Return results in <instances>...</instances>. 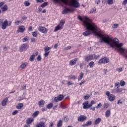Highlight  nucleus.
Returning a JSON list of instances; mask_svg holds the SVG:
<instances>
[{"mask_svg":"<svg viewBox=\"0 0 127 127\" xmlns=\"http://www.w3.org/2000/svg\"><path fill=\"white\" fill-rule=\"evenodd\" d=\"M64 99V95H60L58 97H56L54 99L55 103H58L59 101H62Z\"/></svg>","mask_w":127,"mask_h":127,"instance_id":"obj_7","label":"nucleus"},{"mask_svg":"<svg viewBox=\"0 0 127 127\" xmlns=\"http://www.w3.org/2000/svg\"><path fill=\"white\" fill-rule=\"evenodd\" d=\"M27 65H28V63H24L21 64L20 67L21 68V69H23V68H25Z\"/></svg>","mask_w":127,"mask_h":127,"instance_id":"obj_26","label":"nucleus"},{"mask_svg":"<svg viewBox=\"0 0 127 127\" xmlns=\"http://www.w3.org/2000/svg\"><path fill=\"white\" fill-rule=\"evenodd\" d=\"M74 83H73L71 81H68L67 82V85L68 86H70L71 85H73Z\"/></svg>","mask_w":127,"mask_h":127,"instance_id":"obj_56","label":"nucleus"},{"mask_svg":"<svg viewBox=\"0 0 127 127\" xmlns=\"http://www.w3.org/2000/svg\"><path fill=\"white\" fill-rule=\"evenodd\" d=\"M1 9L4 12V11H6L8 9V6H7V5L4 4L1 7Z\"/></svg>","mask_w":127,"mask_h":127,"instance_id":"obj_19","label":"nucleus"},{"mask_svg":"<svg viewBox=\"0 0 127 127\" xmlns=\"http://www.w3.org/2000/svg\"><path fill=\"white\" fill-rule=\"evenodd\" d=\"M93 59H94V57L92 55H88L85 56V61L89 62V61H91Z\"/></svg>","mask_w":127,"mask_h":127,"instance_id":"obj_12","label":"nucleus"},{"mask_svg":"<svg viewBox=\"0 0 127 127\" xmlns=\"http://www.w3.org/2000/svg\"><path fill=\"white\" fill-rule=\"evenodd\" d=\"M110 105L108 103H105L104 105V109H107V108H109Z\"/></svg>","mask_w":127,"mask_h":127,"instance_id":"obj_44","label":"nucleus"},{"mask_svg":"<svg viewBox=\"0 0 127 127\" xmlns=\"http://www.w3.org/2000/svg\"><path fill=\"white\" fill-rule=\"evenodd\" d=\"M28 47H29V46L27 45V44H23L21 45L19 48V51L20 52H23V51H26L27 49H28Z\"/></svg>","mask_w":127,"mask_h":127,"instance_id":"obj_5","label":"nucleus"},{"mask_svg":"<svg viewBox=\"0 0 127 127\" xmlns=\"http://www.w3.org/2000/svg\"><path fill=\"white\" fill-rule=\"evenodd\" d=\"M105 94L107 96V98L110 102H114L116 99V96L114 94H111L110 91H107Z\"/></svg>","mask_w":127,"mask_h":127,"instance_id":"obj_4","label":"nucleus"},{"mask_svg":"<svg viewBox=\"0 0 127 127\" xmlns=\"http://www.w3.org/2000/svg\"><path fill=\"white\" fill-rule=\"evenodd\" d=\"M84 100H89V98H90V95L87 94L84 97Z\"/></svg>","mask_w":127,"mask_h":127,"instance_id":"obj_46","label":"nucleus"},{"mask_svg":"<svg viewBox=\"0 0 127 127\" xmlns=\"http://www.w3.org/2000/svg\"><path fill=\"white\" fill-rule=\"evenodd\" d=\"M64 24H65V21L64 20H62L59 25H60L61 26H63Z\"/></svg>","mask_w":127,"mask_h":127,"instance_id":"obj_50","label":"nucleus"},{"mask_svg":"<svg viewBox=\"0 0 127 127\" xmlns=\"http://www.w3.org/2000/svg\"><path fill=\"white\" fill-rule=\"evenodd\" d=\"M78 122H84V121H86L87 120V117L83 115H81L78 118Z\"/></svg>","mask_w":127,"mask_h":127,"instance_id":"obj_14","label":"nucleus"},{"mask_svg":"<svg viewBox=\"0 0 127 127\" xmlns=\"http://www.w3.org/2000/svg\"><path fill=\"white\" fill-rule=\"evenodd\" d=\"M24 4L25 5V6H29L30 5V2L25 1L24 2Z\"/></svg>","mask_w":127,"mask_h":127,"instance_id":"obj_37","label":"nucleus"},{"mask_svg":"<svg viewBox=\"0 0 127 127\" xmlns=\"http://www.w3.org/2000/svg\"><path fill=\"white\" fill-rule=\"evenodd\" d=\"M100 1L99 0L95 1V3H96L97 4H100Z\"/></svg>","mask_w":127,"mask_h":127,"instance_id":"obj_63","label":"nucleus"},{"mask_svg":"<svg viewBox=\"0 0 127 127\" xmlns=\"http://www.w3.org/2000/svg\"><path fill=\"white\" fill-rule=\"evenodd\" d=\"M92 125V122L91 121H88L86 123V124H83L82 125V127H88L89 126H91Z\"/></svg>","mask_w":127,"mask_h":127,"instance_id":"obj_24","label":"nucleus"},{"mask_svg":"<svg viewBox=\"0 0 127 127\" xmlns=\"http://www.w3.org/2000/svg\"><path fill=\"white\" fill-rule=\"evenodd\" d=\"M61 1H62L64 4H68L70 6H74V7H79L80 6V3L78 2L77 0H71L69 2H68L69 0H53L55 3H60Z\"/></svg>","mask_w":127,"mask_h":127,"instance_id":"obj_2","label":"nucleus"},{"mask_svg":"<svg viewBox=\"0 0 127 127\" xmlns=\"http://www.w3.org/2000/svg\"><path fill=\"white\" fill-rule=\"evenodd\" d=\"M44 104H45V101L44 100H41L38 102L39 107H43V106H44Z\"/></svg>","mask_w":127,"mask_h":127,"instance_id":"obj_22","label":"nucleus"},{"mask_svg":"<svg viewBox=\"0 0 127 127\" xmlns=\"http://www.w3.org/2000/svg\"><path fill=\"white\" fill-rule=\"evenodd\" d=\"M117 71H118V72H123V68L122 67H119L117 68Z\"/></svg>","mask_w":127,"mask_h":127,"instance_id":"obj_48","label":"nucleus"},{"mask_svg":"<svg viewBox=\"0 0 127 127\" xmlns=\"http://www.w3.org/2000/svg\"><path fill=\"white\" fill-rule=\"evenodd\" d=\"M125 85H126V82H125V81L121 80L120 81V85L121 87H124V86H125Z\"/></svg>","mask_w":127,"mask_h":127,"instance_id":"obj_38","label":"nucleus"},{"mask_svg":"<svg viewBox=\"0 0 127 127\" xmlns=\"http://www.w3.org/2000/svg\"><path fill=\"white\" fill-rule=\"evenodd\" d=\"M83 77H84V73L83 72H80L79 77L78 78V80L81 81V80L83 79Z\"/></svg>","mask_w":127,"mask_h":127,"instance_id":"obj_29","label":"nucleus"},{"mask_svg":"<svg viewBox=\"0 0 127 127\" xmlns=\"http://www.w3.org/2000/svg\"><path fill=\"white\" fill-rule=\"evenodd\" d=\"M11 23L12 22L11 21L8 22L7 19H5L1 25V28L3 29V30H4V29H6L7 26H10V25H11Z\"/></svg>","mask_w":127,"mask_h":127,"instance_id":"obj_3","label":"nucleus"},{"mask_svg":"<svg viewBox=\"0 0 127 127\" xmlns=\"http://www.w3.org/2000/svg\"><path fill=\"white\" fill-rule=\"evenodd\" d=\"M96 109H99V108H102V103H99L97 106L95 107Z\"/></svg>","mask_w":127,"mask_h":127,"instance_id":"obj_45","label":"nucleus"},{"mask_svg":"<svg viewBox=\"0 0 127 127\" xmlns=\"http://www.w3.org/2000/svg\"><path fill=\"white\" fill-rule=\"evenodd\" d=\"M78 18L80 21H83V25L85 27L86 31L83 33L84 36H89L92 33H94L96 36H98L101 39L99 40V43H107L112 48H115V50H117L118 52H119L120 54L123 55V56L127 59V51H126L125 48H123L122 46L124 45L123 43L119 44V39L117 38L114 39L110 36H107L106 35L102 34L100 32H98V26L96 23L91 21L89 18L86 16L82 18L81 16H78Z\"/></svg>","mask_w":127,"mask_h":127,"instance_id":"obj_1","label":"nucleus"},{"mask_svg":"<svg viewBox=\"0 0 127 127\" xmlns=\"http://www.w3.org/2000/svg\"><path fill=\"white\" fill-rule=\"evenodd\" d=\"M26 85H24L23 86L21 87V90H24V89L25 90H26Z\"/></svg>","mask_w":127,"mask_h":127,"instance_id":"obj_59","label":"nucleus"},{"mask_svg":"<svg viewBox=\"0 0 127 127\" xmlns=\"http://www.w3.org/2000/svg\"><path fill=\"white\" fill-rule=\"evenodd\" d=\"M29 31H31L32 30V26H30L28 28Z\"/></svg>","mask_w":127,"mask_h":127,"instance_id":"obj_62","label":"nucleus"},{"mask_svg":"<svg viewBox=\"0 0 127 127\" xmlns=\"http://www.w3.org/2000/svg\"><path fill=\"white\" fill-rule=\"evenodd\" d=\"M28 39H29V37H28V36H26L22 39V41L23 42H26V41H28Z\"/></svg>","mask_w":127,"mask_h":127,"instance_id":"obj_33","label":"nucleus"},{"mask_svg":"<svg viewBox=\"0 0 127 127\" xmlns=\"http://www.w3.org/2000/svg\"><path fill=\"white\" fill-rule=\"evenodd\" d=\"M8 102V98H4L3 101L1 102V105L3 107L4 106H6V103Z\"/></svg>","mask_w":127,"mask_h":127,"instance_id":"obj_18","label":"nucleus"},{"mask_svg":"<svg viewBox=\"0 0 127 127\" xmlns=\"http://www.w3.org/2000/svg\"><path fill=\"white\" fill-rule=\"evenodd\" d=\"M22 22H23V21H18V20L16 21L15 22V25H19V24L22 23Z\"/></svg>","mask_w":127,"mask_h":127,"instance_id":"obj_39","label":"nucleus"},{"mask_svg":"<svg viewBox=\"0 0 127 127\" xmlns=\"http://www.w3.org/2000/svg\"><path fill=\"white\" fill-rule=\"evenodd\" d=\"M50 49H51V48H50L48 46L45 47L44 48L45 54L44 55L45 57H48V55H49V53H50V51H49V50H50Z\"/></svg>","mask_w":127,"mask_h":127,"instance_id":"obj_9","label":"nucleus"},{"mask_svg":"<svg viewBox=\"0 0 127 127\" xmlns=\"http://www.w3.org/2000/svg\"><path fill=\"white\" fill-rule=\"evenodd\" d=\"M53 107V103H50L48 105H47V109H52Z\"/></svg>","mask_w":127,"mask_h":127,"instance_id":"obj_30","label":"nucleus"},{"mask_svg":"<svg viewBox=\"0 0 127 127\" xmlns=\"http://www.w3.org/2000/svg\"><path fill=\"white\" fill-rule=\"evenodd\" d=\"M112 27V28H118L119 27V24L117 23L114 24Z\"/></svg>","mask_w":127,"mask_h":127,"instance_id":"obj_40","label":"nucleus"},{"mask_svg":"<svg viewBox=\"0 0 127 127\" xmlns=\"http://www.w3.org/2000/svg\"><path fill=\"white\" fill-rule=\"evenodd\" d=\"M94 65H95V63H94V62H90L89 64V65L90 68H93V67H94Z\"/></svg>","mask_w":127,"mask_h":127,"instance_id":"obj_34","label":"nucleus"},{"mask_svg":"<svg viewBox=\"0 0 127 127\" xmlns=\"http://www.w3.org/2000/svg\"><path fill=\"white\" fill-rule=\"evenodd\" d=\"M23 107V104L20 103L18 104L17 106H16V109H17L18 110H20V109H22Z\"/></svg>","mask_w":127,"mask_h":127,"instance_id":"obj_28","label":"nucleus"},{"mask_svg":"<svg viewBox=\"0 0 127 127\" xmlns=\"http://www.w3.org/2000/svg\"><path fill=\"white\" fill-rule=\"evenodd\" d=\"M32 35L34 37H36L37 36V31H35L32 33Z\"/></svg>","mask_w":127,"mask_h":127,"instance_id":"obj_47","label":"nucleus"},{"mask_svg":"<svg viewBox=\"0 0 127 127\" xmlns=\"http://www.w3.org/2000/svg\"><path fill=\"white\" fill-rule=\"evenodd\" d=\"M71 46H68L65 48H64V51L69 50V49H71Z\"/></svg>","mask_w":127,"mask_h":127,"instance_id":"obj_43","label":"nucleus"},{"mask_svg":"<svg viewBox=\"0 0 127 127\" xmlns=\"http://www.w3.org/2000/svg\"><path fill=\"white\" fill-rule=\"evenodd\" d=\"M60 107L62 109H66V107L65 106H64L63 105H62V103L60 104Z\"/></svg>","mask_w":127,"mask_h":127,"instance_id":"obj_57","label":"nucleus"},{"mask_svg":"<svg viewBox=\"0 0 127 127\" xmlns=\"http://www.w3.org/2000/svg\"><path fill=\"white\" fill-rule=\"evenodd\" d=\"M44 1L43 0H36L37 2H43Z\"/></svg>","mask_w":127,"mask_h":127,"instance_id":"obj_61","label":"nucleus"},{"mask_svg":"<svg viewBox=\"0 0 127 127\" xmlns=\"http://www.w3.org/2000/svg\"><path fill=\"white\" fill-rule=\"evenodd\" d=\"M105 2H107L108 4H113L114 0H103Z\"/></svg>","mask_w":127,"mask_h":127,"instance_id":"obj_25","label":"nucleus"},{"mask_svg":"<svg viewBox=\"0 0 127 127\" xmlns=\"http://www.w3.org/2000/svg\"><path fill=\"white\" fill-rule=\"evenodd\" d=\"M63 26H61L60 25H58L57 27H55L54 31L56 32L58 31V30H60V29H63Z\"/></svg>","mask_w":127,"mask_h":127,"instance_id":"obj_20","label":"nucleus"},{"mask_svg":"<svg viewBox=\"0 0 127 127\" xmlns=\"http://www.w3.org/2000/svg\"><path fill=\"white\" fill-rule=\"evenodd\" d=\"M127 3V0H124L123 1L122 4H124V5H126Z\"/></svg>","mask_w":127,"mask_h":127,"instance_id":"obj_58","label":"nucleus"},{"mask_svg":"<svg viewBox=\"0 0 127 127\" xmlns=\"http://www.w3.org/2000/svg\"><path fill=\"white\" fill-rule=\"evenodd\" d=\"M95 104H96V102L95 101H94V100H92L90 106V108L92 107V106H93V105H95Z\"/></svg>","mask_w":127,"mask_h":127,"instance_id":"obj_52","label":"nucleus"},{"mask_svg":"<svg viewBox=\"0 0 127 127\" xmlns=\"http://www.w3.org/2000/svg\"><path fill=\"white\" fill-rule=\"evenodd\" d=\"M120 82H117L115 84V86L118 87L119 88V87H120Z\"/></svg>","mask_w":127,"mask_h":127,"instance_id":"obj_55","label":"nucleus"},{"mask_svg":"<svg viewBox=\"0 0 127 127\" xmlns=\"http://www.w3.org/2000/svg\"><path fill=\"white\" fill-rule=\"evenodd\" d=\"M111 116V110H107L105 113V117L109 118Z\"/></svg>","mask_w":127,"mask_h":127,"instance_id":"obj_27","label":"nucleus"},{"mask_svg":"<svg viewBox=\"0 0 127 127\" xmlns=\"http://www.w3.org/2000/svg\"><path fill=\"white\" fill-rule=\"evenodd\" d=\"M123 92V89L119 88V87H117L116 92L117 93H122Z\"/></svg>","mask_w":127,"mask_h":127,"instance_id":"obj_36","label":"nucleus"},{"mask_svg":"<svg viewBox=\"0 0 127 127\" xmlns=\"http://www.w3.org/2000/svg\"><path fill=\"white\" fill-rule=\"evenodd\" d=\"M36 127H45V122H42L37 124Z\"/></svg>","mask_w":127,"mask_h":127,"instance_id":"obj_17","label":"nucleus"},{"mask_svg":"<svg viewBox=\"0 0 127 127\" xmlns=\"http://www.w3.org/2000/svg\"><path fill=\"white\" fill-rule=\"evenodd\" d=\"M3 50H4L5 51H6V50H7V47L5 46L3 48Z\"/></svg>","mask_w":127,"mask_h":127,"instance_id":"obj_64","label":"nucleus"},{"mask_svg":"<svg viewBox=\"0 0 127 127\" xmlns=\"http://www.w3.org/2000/svg\"><path fill=\"white\" fill-rule=\"evenodd\" d=\"M78 61V58H75L69 62V65L70 66H74V65H76L77 62Z\"/></svg>","mask_w":127,"mask_h":127,"instance_id":"obj_10","label":"nucleus"},{"mask_svg":"<svg viewBox=\"0 0 127 127\" xmlns=\"http://www.w3.org/2000/svg\"><path fill=\"white\" fill-rule=\"evenodd\" d=\"M68 79L69 80H75L76 79V76L74 75L68 76Z\"/></svg>","mask_w":127,"mask_h":127,"instance_id":"obj_31","label":"nucleus"},{"mask_svg":"<svg viewBox=\"0 0 127 127\" xmlns=\"http://www.w3.org/2000/svg\"><path fill=\"white\" fill-rule=\"evenodd\" d=\"M72 11V9L65 7V8L63 10L62 13L63 14H67L68 12H71Z\"/></svg>","mask_w":127,"mask_h":127,"instance_id":"obj_15","label":"nucleus"},{"mask_svg":"<svg viewBox=\"0 0 127 127\" xmlns=\"http://www.w3.org/2000/svg\"><path fill=\"white\" fill-rule=\"evenodd\" d=\"M4 21V19H3L2 18L0 19V26H1L2 25Z\"/></svg>","mask_w":127,"mask_h":127,"instance_id":"obj_42","label":"nucleus"},{"mask_svg":"<svg viewBox=\"0 0 127 127\" xmlns=\"http://www.w3.org/2000/svg\"><path fill=\"white\" fill-rule=\"evenodd\" d=\"M32 122H33V118H29L27 119L26 124L27 125H30Z\"/></svg>","mask_w":127,"mask_h":127,"instance_id":"obj_21","label":"nucleus"},{"mask_svg":"<svg viewBox=\"0 0 127 127\" xmlns=\"http://www.w3.org/2000/svg\"><path fill=\"white\" fill-rule=\"evenodd\" d=\"M101 121H102V119L100 118L96 119L94 122V124L98 125V124H100V123H101Z\"/></svg>","mask_w":127,"mask_h":127,"instance_id":"obj_23","label":"nucleus"},{"mask_svg":"<svg viewBox=\"0 0 127 127\" xmlns=\"http://www.w3.org/2000/svg\"><path fill=\"white\" fill-rule=\"evenodd\" d=\"M24 30H25V27L23 25H21L19 26L17 32H20L21 33H22V32H24Z\"/></svg>","mask_w":127,"mask_h":127,"instance_id":"obj_13","label":"nucleus"},{"mask_svg":"<svg viewBox=\"0 0 127 127\" xmlns=\"http://www.w3.org/2000/svg\"><path fill=\"white\" fill-rule=\"evenodd\" d=\"M31 42H36V39H35V38H32L31 39Z\"/></svg>","mask_w":127,"mask_h":127,"instance_id":"obj_54","label":"nucleus"},{"mask_svg":"<svg viewBox=\"0 0 127 127\" xmlns=\"http://www.w3.org/2000/svg\"><path fill=\"white\" fill-rule=\"evenodd\" d=\"M17 113H18V111L17 110H14L12 113V116H15V115H16L17 114Z\"/></svg>","mask_w":127,"mask_h":127,"instance_id":"obj_49","label":"nucleus"},{"mask_svg":"<svg viewBox=\"0 0 127 127\" xmlns=\"http://www.w3.org/2000/svg\"><path fill=\"white\" fill-rule=\"evenodd\" d=\"M62 120H60L57 124L58 127H62Z\"/></svg>","mask_w":127,"mask_h":127,"instance_id":"obj_35","label":"nucleus"},{"mask_svg":"<svg viewBox=\"0 0 127 127\" xmlns=\"http://www.w3.org/2000/svg\"><path fill=\"white\" fill-rule=\"evenodd\" d=\"M38 115H39V111H36L33 113V116L34 118H36V117H37Z\"/></svg>","mask_w":127,"mask_h":127,"instance_id":"obj_32","label":"nucleus"},{"mask_svg":"<svg viewBox=\"0 0 127 127\" xmlns=\"http://www.w3.org/2000/svg\"><path fill=\"white\" fill-rule=\"evenodd\" d=\"M41 59H42V58H41V56H40V55H38L37 58V61H41Z\"/></svg>","mask_w":127,"mask_h":127,"instance_id":"obj_51","label":"nucleus"},{"mask_svg":"<svg viewBox=\"0 0 127 127\" xmlns=\"http://www.w3.org/2000/svg\"><path fill=\"white\" fill-rule=\"evenodd\" d=\"M96 10H97V9H96V8L92 9L90 10V13H93V12H95V11H96Z\"/></svg>","mask_w":127,"mask_h":127,"instance_id":"obj_53","label":"nucleus"},{"mask_svg":"<svg viewBox=\"0 0 127 127\" xmlns=\"http://www.w3.org/2000/svg\"><path fill=\"white\" fill-rule=\"evenodd\" d=\"M38 56V52H36L33 53V54L30 56L29 60L31 62H33L34 61V59L36 56Z\"/></svg>","mask_w":127,"mask_h":127,"instance_id":"obj_11","label":"nucleus"},{"mask_svg":"<svg viewBox=\"0 0 127 127\" xmlns=\"http://www.w3.org/2000/svg\"><path fill=\"white\" fill-rule=\"evenodd\" d=\"M38 30L40 31V32H42V33H44L45 34L47 33L48 31V29H47V28L42 26L39 27Z\"/></svg>","mask_w":127,"mask_h":127,"instance_id":"obj_8","label":"nucleus"},{"mask_svg":"<svg viewBox=\"0 0 127 127\" xmlns=\"http://www.w3.org/2000/svg\"><path fill=\"white\" fill-rule=\"evenodd\" d=\"M83 106V109H89L91 108L90 104H89V102L86 101L82 104Z\"/></svg>","mask_w":127,"mask_h":127,"instance_id":"obj_16","label":"nucleus"},{"mask_svg":"<svg viewBox=\"0 0 127 127\" xmlns=\"http://www.w3.org/2000/svg\"><path fill=\"white\" fill-rule=\"evenodd\" d=\"M109 62H110V60L107 57H104L100 59L98 63L100 64H107V63H109Z\"/></svg>","mask_w":127,"mask_h":127,"instance_id":"obj_6","label":"nucleus"},{"mask_svg":"<svg viewBox=\"0 0 127 127\" xmlns=\"http://www.w3.org/2000/svg\"><path fill=\"white\" fill-rule=\"evenodd\" d=\"M48 2H45L41 5V7H45V6H46V5H48Z\"/></svg>","mask_w":127,"mask_h":127,"instance_id":"obj_41","label":"nucleus"},{"mask_svg":"<svg viewBox=\"0 0 127 127\" xmlns=\"http://www.w3.org/2000/svg\"><path fill=\"white\" fill-rule=\"evenodd\" d=\"M4 4V2H0V7H1V6L2 7V5H3Z\"/></svg>","mask_w":127,"mask_h":127,"instance_id":"obj_60","label":"nucleus"}]
</instances>
